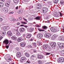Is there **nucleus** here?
I'll use <instances>...</instances> for the list:
<instances>
[{"label": "nucleus", "instance_id": "1", "mask_svg": "<svg viewBox=\"0 0 64 64\" xmlns=\"http://www.w3.org/2000/svg\"><path fill=\"white\" fill-rule=\"evenodd\" d=\"M58 29H59V28H54L52 27L50 28V30L52 32H53L54 33L56 32L57 31H58Z\"/></svg>", "mask_w": 64, "mask_h": 64}, {"label": "nucleus", "instance_id": "2", "mask_svg": "<svg viewBox=\"0 0 64 64\" xmlns=\"http://www.w3.org/2000/svg\"><path fill=\"white\" fill-rule=\"evenodd\" d=\"M5 58L7 62H8L12 61L11 57L10 56H8V55H7V56L6 57H5Z\"/></svg>", "mask_w": 64, "mask_h": 64}, {"label": "nucleus", "instance_id": "3", "mask_svg": "<svg viewBox=\"0 0 64 64\" xmlns=\"http://www.w3.org/2000/svg\"><path fill=\"white\" fill-rule=\"evenodd\" d=\"M42 12L44 13H46L47 12L48 8H42Z\"/></svg>", "mask_w": 64, "mask_h": 64}, {"label": "nucleus", "instance_id": "4", "mask_svg": "<svg viewBox=\"0 0 64 64\" xmlns=\"http://www.w3.org/2000/svg\"><path fill=\"white\" fill-rule=\"evenodd\" d=\"M25 60H26V58L25 56L22 57L20 59V61L22 63H24L25 61H24Z\"/></svg>", "mask_w": 64, "mask_h": 64}, {"label": "nucleus", "instance_id": "5", "mask_svg": "<svg viewBox=\"0 0 64 64\" xmlns=\"http://www.w3.org/2000/svg\"><path fill=\"white\" fill-rule=\"evenodd\" d=\"M16 56L18 58H20L21 57V54L20 52H18L16 53Z\"/></svg>", "mask_w": 64, "mask_h": 64}, {"label": "nucleus", "instance_id": "6", "mask_svg": "<svg viewBox=\"0 0 64 64\" xmlns=\"http://www.w3.org/2000/svg\"><path fill=\"white\" fill-rule=\"evenodd\" d=\"M7 1L6 2V3L5 4V6H6L7 7H8L9 6V5L10 4V0H7Z\"/></svg>", "mask_w": 64, "mask_h": 64}, {"label": "nucleus", "instance_id": "7", "mask_svg": "<svg viewBox=\"0 0 64 64\" xmlns=\"http://www.w3.org/2000/svg\"><path fill=\"white\" fill-rule=\"evenodd\" d=\"M58 61L60 62H64V58H60L58 60Z\"/></svg>", "mask_w": 64, "mask_h": 64}, {"label": "nucleus", "instance_id": "8", "mask_svg": "<svg viewBox=\"0 0 64 64\" xmlns=\"http://www.w3.org/2000/svg\"><path fill=\"white\" fill-rule=\"evenodd\" d=\"M7 34L8 36L9 37H11V36H12V35H13V33L10 30H9Z\"/></svg>", "mask_w": 64, "mask_h": 64}, {"label": "nucleus", "instance_id": "9", "mask_svg": "<svg viewBox=\"0 0 64 64\" xmlns=\"http://www.w3.org/2000/svg\"><path fill=\"white\" fill-rule=\"evenodd\" d=\"M23 37L22 36L21 37H20L19 38L17 39V41L18 42H21V41H22V40H23Z\"/></svg>", "mask_w": 64, "mask_h": 64}, {"label": "nucleus", "instance_id": "10", "mask_svg": "<svg viewBox=\"0 0 64 64\" xmlns=\"http://www.w3.org/2000/svg\"><path fill=\"white\" fill-rule=\"evenodd\" d=\"M3 44H5L6 45H7L9 43V40H8L6 39L3 42Z\"/></svg>", "mask_w": 64, "mask_h": 64}, {"label": "nucleus", "instance_id": "11", "mask_svg": "<svg viewBox=\"0 0 64 64\" xmlns=\"http://www.w3.org/2000/svg\"><path fill=\"white\" fill-rule=\"evenodd\" d=\"M44 36L46 38H49V37H50L51 36L50 34L47 33L45 34Z\"/></svg>", "mask_w": 64, "mask_h": 64}, {"label": "nucleus", "instance_id": "12", "mask_svg": "<svg viewBox=\"0 0 64 64\" xmlns=\"http://www.w3.org/2000/svg\"><path fill=\"white\" fill-rule=\"evenodd\" d=\"M50 46L52 48H54L56 46V44L55 42L52 43L50 44Z\"/></svg>", "mask_w": 64, "mask_h": 64}, {"label": "nucleus", "instance_id": "13", "mask_svg": "<svg viewBox=\"0 0 64 64\" xmlns=\"http://www.w3.org/2000/svg\"><path fill=\"white\" fill-rule=\"evenodd\" d=\"M26 45V43L24 42H22L20 43V46L22 47H24Z\"/></svg>", "mask_w": 64, "mask_h": 64}, {"label": "nucleus", "instance_id": "14", "mask_svg": "<svg viewBox=\"0 0 64 64\" xmlns=\"http://www.w3.org/2000/svg\"><path fill=\"white\" fill-rule=\"evenodd\" d=\"M36 8L37 9H39L41 8V5L40 4H38L36 6Z\"/></svg>", "mask_w": 64, "mask_h": 64}, {"label": "nucleus", "instance_id": "15", "mask_svg": "<svg viewBox=\"0 0 64 64\" xmlns=\"http://www.w3.org/2000/svg\"><path fill=\"white\" fill-rule=\"evenodd\" d=\"M38 58L39 59H42L43 58V56L40 55H38Z\"/></svg>", "mask_w": 64, "mask_h": 64}, {"label": "nucleus", "instance_id": "16", "mask_svg": "<svg viewBox=\"0 0 64 64\" xmlns=\"http://www.w3.org/2000/svg\"><path fill=\"white\" fill-rule=\"evenodd\" d=\"M26 38H30L31 37V34H29L27 33L26 34Z\"/></svg>", "mask_w": 64, "mask_h": 64}, {"label": "nucleus", "instance_id": "17", "mask_svg": "<svg viewBox=\"0 0 64 64\" xmlns=\"http://www.w3.org/2000/svg\"><path fill=\"white\" fill-rule=\"evenodd\" d=\"M43 37V35L41 34H38V38H41Z\"/></svg>", "mask_w": 64, "mask_h": 64}, {"label": "nucleus", "instance_id": "18", "mask_svg": "<svg viewBox=\"0 0 64 64\" xmlns=\"http://www.w3.org/2000/svg\"><path fill=\"white\" fill-rule=\"evenodd\" d=\"M25 30V28H21L20 30V32L21 33H22V32H24Z\"/></svg>", "mask_w": 64, "mask_h": 64}, {"label": "nucleus", "instance_id": "19", "mask_svg": "<svg viewBox=\"0 0 64 64\" xmlns=\"http://www.w3.org/2000/svg\"><path fill=\"white\" fill-rule=\"evenodd\" d=\"M19 1V0H13L14 2L16 4V5L18 4V2Z\"/></svg>", "mask_w": 64, "mask_h": 64}, {"label": "nucleus", "instance_id": "20", "mask_svg": "<svg viewBox=\"0 0 64 64\" xmlns=\"http://www.w3.org/2000/svg\"><path fill=\"white\" fill-rule=\"evenodd\" d=\"M35 57H36V56H35V55L32 54L30 56V59H32V60H33V59H34V58Z\"/></svg>", "mask_w": 64, "mask_h": 64}, {"label": "nucleus", "instance_id": "21", "mask_svg": "<svg viewBox=\"0 0 64 64\" xmlns=\"http://www.w3.org/2000/svg\"><path fill=\"white\" fill-rule=\"evenodd\" d=\"M57 36H56V35H54L52 36L51 39L52 40H53L54 39H55V38Z\"/></svg>", "mask_w": 64, "mask_h": 64}, {"label": "nucleus", "instance_id": "22", "mask_svg": "<svg viewBox=\"0 0 64 64\" xmlns=\"http://www.w3.org/2000/svg\"><path fill=\"white\" fill-rule=\"evenodd\" d=\"M12 39V40H16L17 39V38L15 37V36H12L11 38Z\"/></svg>", "mask_w": 64, "mask_h": 64}, {"label": "nucleus", "instance_id": "23", "mask_svg": "<svg viewBox=\"0 0 64 64\" xmlns=\"http://www.w3.org/2000/svg\"><path fill=\"white\" fill-rule=\"evenodd\" d=\"M46 50L47 51H50L51 50V48L50 47L48 46L46 48Z\"/></svg>", "mask_w": 64, "mask_h": 64}, {"label": "nucleus", "instance_id": "24", "mask_svg": "<svg viewBox=\"0 0 64 64\" xmlns=\"http://www.w3.org/2000/svg\"><path fill=\"white\" fill-rule=\"evenodd\" d=\"M59 46L60 47V48H64V44H61L60 46Z\"/></svg>", "mask_w": 64, "mask_h": 64}, {"label": "nucleus", "instance_id": "25", "mask_svg": "<svg viewBox=\"0 0 64 64\" xmlns=\"http://www.w3.org/2000/svg\"><path fill=\"white\" fill-rule=\"evenodd\" d=\"M4 6V3L2 2H0V7H2Z\"/></svg>", "mask_w": 64, "mask_h": 64}, {"label": "nucleus", "instance_id": "26", "mask_svg": "<svg viewBox=\"0 0 64 64\" xmlns=\"http://www.w3.org/2000/svg\"><path fill=\"white\" fill-rule=\"evenodd\" d=\"M32 46H33L34 47H36L37 46V44H36V43L35 42L33 43L32 44Z\"/></svg>", "mask_w": 64, "mask_h": 64}, {"label": "nucleus", "instance_id": "27", "mask_svg": "<svg viewBox=\"0 0 64 64\" xmlns=\"http://www.w3.org/2000/svg\"><path fill=\"white\" fill-rule=\"evenodd\" d=\"M25 55L26 57H29V56H30V54L29 53H26L25 54Z\"/></svg>", "mask_w": 64, "mask_h": 64}, {"label": "nucleus", "instance_id": "28", "mask_svg": "<svg viewBox=\"0 0 64 64\" xmlns=\"http://www.w3.org/2000/svg\"><path fill=\"white\" fill-rule=\"evenodd\" d=\"M35 19L37 20H40V16H37L35 18Z\"/></svg>", "mask_w": 64, "mask_h": 64}, {"label": "nucleus", "instance_id": "29", "mask_svg": "<svg viewBox=\"0 0 64 64\" xmlns=\"http://www.w3.org/2000/svg\"><path fill=\"white\" fill-rule=\"evenodd\" d=\"M48 47V46L46 44H45L43 46V49H47V47Z\"/></svg>", "mask_w": 64, "mask_h": 64}, {"label": "nucleus", "instance_id": "30", "mask_svg": "<svg viewBox=\"0 0 64 64\" xmlns=\"http://www.w3.org/2000/svg\"><path fill=\"white\" fill-rule=\"evenodd\" d=\"M60 3L61 5H64V2L63 0L61 1L60 2Z\"/></svg>", "mask_w": 64, "mask_h": 64}, {"label": "nucleus", "instance_id": "31", "mask_svg": "<svg viewBox=\"0 0 64 64\" xmlns=\"http://www.w3.org/2000/svg\"><path fill=\"white\" fill-rule=\"evenodd\" d=\"M34 30V28H30V29L29 30V32H32V31Z\"/></svg>", "mask_w": 64, "mask_h": 64}, {"label": "nucleus", "instance_id": "32", "mask_svg": "<svg viewBox=\"0 0 64 64\" xmlns=\"http://www.w3.org/2000/svg\"><path fill=\"white\" fill-rule=\"evenodd\" d=\"M38 29L40 32H42L43 31H45V30H43L41 29L40 28H38Z\"/></svg>", "mask_w": 64, "mask_h": 64}, {"label": "nucleus", "instance_id": "33", "mask_svg": "<svg viewBox=\"0 0 64 64\" xmlns=\"http://www.w3.org/2000/svg\"><path fill=\"white\" fill-rule=\"evenodd\" d=\"M16 34L17 36H19L20 35V34L19 32L17 31L16 32Z\"/></svg>", "mask_w": 64, "mask_h": 64}, {"label": "nucleus", "instance_id": "34", "mask_svg": "<svg viewBox=\"0 0 64 64\" xmlns=\"http://www.w3.org/2000/svg\"><path fill=\"white\" fill-rule=\"evenodd\" d=\"M58 1H59L58 0H55L54 2V4H56V3H58Z\"/></svg>", "mask_w": 64, "mask_h": 64}, {"label": "nucleus", "instance_id": "35", "mask_svg": "<svg viewBox=\"0 0 64 64\" xmlns=\"http://www.w3.org/2000/svg\"><path fill=\"white\" fill-rule=\"evenodd\" d=\"M42 27L44 29H45V30H46L47 29V27L45 26H42Z\"/></svg>", "mask_w": 64, "mask_h": 64}, {"label": "nucleus", "instance_id": "36", "mask_svg": "<svg viewBox=\"0 0 64 64\" xmlns=\"http://www.w3.org/2000/svg\"><path fill=\"white\" fill-rule=\"evenodd\" d=\"M22 20V18L21 17H19L18 19H17V20H16V21H20Z\"/></svg>", "mask_w": 64, "mask_h": 64}, {"label": "nucleus", "instance_id": "37", "mask_svg": "<svg viewBox=\"0 0 64 64\" xmlns=\"http://www.w3.org/2000/svg\"><path fill=\"white\" fill-rule=\"evenodd\" d=\"M60 40H62V41H63L64 40V37L62 36H61L60 37Z\"/></svg>", "mask_w": 64, "mask_h": 64}, {"label": "nucleus", "instance_id": "38", "mask_svg": "<svg viewBox=\"0 0 64 64\" xmlns=\"http://www.w3.org/2000/svg\"><path fill=\"white\" fill-rule=\"evenodd\" d=\"M6 9H7V8L5 7H4L2 8V10L3 11H4V12L5 11Z\"/></svg>", "mask_w": 64, "mask_h": 64}, {"label": "nucleus", "instance_id": "39", "mask_svg": "<svg viewBox=\"0 0 64 64\" xmlns=\"http://www.w3.org/2000/svg\"><path fill=\"white\" fill-rule=\"evenodd\" d=\"M0 34L2 36H4V32H2L0 33Z\"/></svg>", "mask_w": 64, "mask_h": 64}, {"label": "nucleus", "instance_id": "40", "mask_svg": "<svg viewBox=\"0 0 64 64\" xmlns=\"http://www.w3.org/2000/svg\"><path fill=\"white\" fill-rule=\"evenodd\" d=\"M37 44L38 45H39V46L40 45V42L39 41H38L37 42Z\"/></svg>", "mask_w": 64, "mask_h": 64}, {"label": "nucleus", "instance_id": "41", "mask_svg": "<svg viewBox=\"0 0 64 64\" xmlns=\"http://www.w3.org/2000/svg\"><path fill=\"white\" fill-rule=\"evenodd\" d=\"M34 40V38L32 37L30 40V41H33Z\"/></svg>", "mask_w": 64, "mask_h": 64}, {"label": "nucleus", "instance_id": "42", "mask_svg": "<svg viewBox=\"0 0 64 64\" xmlns=\"http://www.w3.org/2000/svg\"><path fill=\"white\" fill-rule=\"evenodd\" d=\"M57 44L58 45L59 47L60 48V46H61V44H60V42H58L57 43Z\"/></svg>", "mask_w": 64, "mask_h": 64}, {"label": "nucleus", "instance_id": "43", "mask_svg": "<svg viewBox=\"0 0 64 64\" xmlns=\"http://www.w3.org/2000/svg\"><path fill=\"white\" fill-rule=\"evenodd\" d=\"M38 63L39 64H42V62L41 60H39L38 61Z\"/></svg>", "mask_w": 64, "mask_h": 64}, {"label": "nucleus", "instance_id": "44", "mask_svg": "<svg viewBox=\"0 0 64 64\" xmlns=\"http://www.w3.org/2000/svg\"><path fill=\"white\" fill-rule=\"evenodd\" d=\"M49 17H50V15H49L48 16H47L46 17V19H49Z\"/></svg>", "mask_w": 64, "mask_h": 64}, {"label": "nucleus", "instance_id": "45", "mask_svg": "<svg viewBox=\"0 0 64 64\" xmlns=\"http://www.w3.org/2000/svg\"><path fill=\"white\" fill-rule=\"evenodd\" d=\"M48 2V4L50 5L52 4V2H51L50 1Z\"/></svg>", "mask_w": 64, "mask_h": 64}, {"label": "nucleus", "instance_id": "46", "mask_svg": "<svg viewBox=\"0 0 64 64\" xmlns=\"http://www.w3.org/2000/svg\"><path fill=\"white\" fill-rule=\"evenodd\" d=\"M33 51L34 53H36L37 52V50L36 49H33Z\"/></svg>", "mask_w": 64, "mask_h": 64}, {"label": "nucleus", "instance_id": "47", "mask_svg": "<svg viewBox=\"0 0 64 64\" xmlns=\"http://www.w3.org/2000/svg\"><path fill=\"white\" fill-rule=\"evenodd\" d=\"M23 12L22 11L19 10V11L18 12V14H21Z\"/></svg>", "mask_w": 64, "mask_h": 64}, {"label": "nucleus", "instance_id": "48", "mask_svg": "<svg viewBox=\"0 0 64 64\" xmlns=\"http://www.w3.org/2000/svg\"><path fill=\"white\" fill-rule=\"evenodd\" d=\"M22 24H27V23L24 22H21Z\"/></svg>", "mask_w": 64, "mask_h": 64}, {"label": "nucleus", "instance_id": "49", "mask_svg": "<svg viewBox=\"0 0 64 64\" xmlns=\"http://www.w3.org/2000/svg\"><path fill=\"white\" fill-rule=\"evenodd\" d=\"M28 47L29 48H32V46H31L30 45H29L28 46Z\"/></svg>", "mask_w": 64, "mask_h": 64}, {"label": "nucleus", "instance_id": "50", "mask_svg": "<svg viewBox=\"0 0 64 64\" xmlns=\"http://www.w3.org/2000/svg\"><path fill=\"white\" fill-rule=\"evenodd\" d=\"M30 1V0H25L24 2H26V3H28V2H29Z\"/></svg>", "mask_w": 64, "mask_h": 64}, {"label": "nucleus", "instance_id": "51", "mask_svg": "<svg viewBox=\"0 0 64 64\" xmlns=\"http://www.w3.org/2000/svg\"><path fill=\"white\" fill-rule=\"evenodd\" d=\"M55 16H56V17H58L59 16V15L58 14H55Z\"/></svg>", "mask_w": 64, "mask_h": 64}, {"label": "nucleus", "instance_id": "52", "mask_svg": "<svg viewBox=\"0 0 64 64\" xmlns=\"http://www.w3.org/2000/svg\"><path fill=\"white\" fill-rule=\"evenodd\" d=\"M8 9H6V10L4 11V13H8Z\"/></svg>", "mask_w": 64, "mask_h": 64}, {"label": "nucleus", "instance_id": "53", "mask_svg": "<svg viewBox=\"0 0 64 64\" xmlns=\"http://www.w3.org/2000/svg\"><path fill=\"white\" fill-rule=\"evenodd\" d=\"M51 54V53L47 52L46 54V55H50Z\"/></svg>", "mask_w": 64, "mask_h": 64}, {"label": "nucleus", "instance_id": "54", "mask_svg": "<svg viewBox=\"0 0 64 64\" xmlns=\"http://www.w3.org/2000/svg\"><path fill=\"white\" fill-rule=\"evenodd\" d=\"M2 38H3V37L2 36H0V41H1L2 39Z\"/></svg>", "mask_w": 64, "mask_h": 64}, {"label": "nucleus", "instance_id": "55", "mask_svg": "<svg viewBox=\"0 0 64 64\" xmlns=\"http://www.w3.org/2000/svg\"><path fill=\"white\" fill-rule=\"evenodd\" d=\"M3 21V19L1 18H0V22H2Z\"/></svg>", "mask_w": 64, "mask_h": 64}, {"label": "nucleus", "instance_id": "56", "mask_svg": "<svg viewBox=\"0 0 64 64\" xmlns=\"http://www.w3.org/2000/svg\"><path fill=\"white\" fill-rule=\"evenodd\" d=\"M60 15V16H61V17H62V14L61 13V12H59Z\"/></svg>", "mask_w": 64, "mask_h": 64}, {"label": "nucleus", "instance_id": "57", "mask_svg": "<svg viewBox=\"0 0 64 64\" xmlns=\"http://www.w3.org/2000/svg\"><path fill=\"white\" fill-rule=\"evenodd\" d=\"M3 29L4 30H7V28L6 27H4L3 28Z\"/></svg>", "mask_w": 64, "mask_h": 64}, {"label": "nucleus", "instance_id": "58", "mask_svg": "<svg viewBox=\"0 0 64 64\" xmlns=\"http://www.w3.org/2000/svg\"><path fill=\"white\" fill-rule=\"evenodd\" d=\"M6 49H8V48H9V46H6Z\"/></svg>", "mask_w": 64, "mask_h": 64}, {"label": "nucleus", "instance_id": "59", "mask_svg": "<svg viewBox=\"0 0 64 64\" xmlns=\"http://www.w3.org/2000/svg\"><path fill=\"white\" fill-rule=\"evenodd\" d=\"M20 23L19 22H18L17 23V25H20Z\"/></svg>", "mask_w": 64, "mask_h": 64}, {"label": "nucleus", "instance_id": "60", "mask_svg": "<svg viewBox=\"0 0 64 64\" xmlns=\"http://www.w3.org/2000/svg\"><path fill=\"white\" fill-rule=\"evenodd\" d=\"M24 20H25V21H26V22H28L27 21V19H26L24 18Z\"/></svg>", "mask_w": 64, "mask_h": 64}, {"label": "nucleus", "instance_id": "61", "mask_svg": "<svg viewBox=\"0 0 64 64\" xmlns=\"http://www.w3.org/2000/svg\"><path fill=\"white\" fill-rule=\"evenodd\" d=\"M25 35H26L25 34H22V36L24 37H25Z\"/></svg>", "mask_w": 64, "mask_h": 64}, {"label": "nucleus", "instance_id": "62", "mask_svg": "<svg viewBox=\"0 0 64 64\" xmlns=\"http://www.w3.org/2000/svg\"><path fill=\"white\" fill-rule=\"evenodd\" d=\"M14 13V12H10V14H13Z\"/></svg>", "mask_w": 64, "mask_h": 64}, {"label": "nucleus", "instance_id": "63", "mask_svg": "<svg viewBox=\"0 0 64 64\" xmlns=\"http://www.w3.org/2000/svg\"><path fill=\"white\" fill-rule=\"evenodd\" d=\"M16 9H18V6H17L16 8Z\"/></svg>", "mask_w": 64, "mask_h": 64}, {"label": "nucleus", "instance_id": "64", "mask_svg": "<svg viewBox=\"0 0 64 64\" xmlns=\"http://www.w3.org/2000/svg\"><path fill=\"white\" fill-rule=\"evenodd\" d=\"M20 26H24V24H21L20 25Z\"/></svg>", "mask_w": 64, "mask_h": 64}]
</instances>
